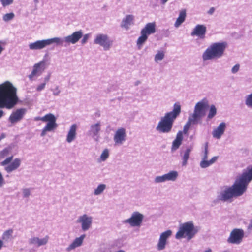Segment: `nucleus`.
Instances as JSON below:
<instances>
[{
    "label": "nucleus",
    "instance_id": "obj_1",
    "mask_svg": "<svg viewBox=\"0 0 252 252\" xmlns=\"http://www.w3.org/2000/svg\"><path fill=\"white\" fill-rule=\"evenodd\" d=\"M252 180V165L248 166L239 174L231 186H224L218 192L217 199L223 202L231 201L233 197L242 196Z\"/></svg>",
    "mask_w": 252,
    "mask_h": 252
},
{
    "label": "nucleus",
    "instance_id": "obj_2",
    "mask_svg": "<svg viewBox=\"0 0 252 252\" xmlns=\"http://www.w3.org/2000/svg\"><path fill=\"white\" fill-rule=\"evenodd\" d=\"M18 101L17 89L9 82L0 85V108L11 109Z\"/></svg>",
    "mask_w": 252,
    "mask_h": 252
},
{
    "label": "nucleus",
    "instance_id": "obj_3",
    "mask_svg": "<svg viewBox=\"0 0 252 252\" xmlns=\"http://www.w3.org/2000/svg\"><path fill=\"white\" fill-rule=\"evenodd\" d=\"M181 106L179 102L174 104L173 110L166 113L159 121L156 130L160 133H168L171 132L174 121L180 114Z\"/></svg>",
    "mask_w": 252,
    "mask_h": 252
},
{
    "label": "nucleus",
    "instance_id": "obj_4",
    "mask_svg": "<svg viewBox=\"0 0 252 252\" xmlns=\"http://www.w3.org/2000/svg\"><path fill=\"white\" fill-rule=\"evenodd\" d=\"M198 231L197 227L194 226L192 221L187 222L180 226L175 238L177 239L184 238L188 241H189L194 237Z\"/></svg>",
    "mask_w": 252,
    "mask_h": 252
},
{
    "label": "nucleus",
    "instance_id": "obj_5",
    "mask_svg": "<svg viewBox=\"0 0 252 252\" xmlns=\"http://www.w3.org/2000/svg\"><path fill=\"white\" fill-rule=\"evenodd\" d=\"M226 44L224 42L214 43L211 44L203 53L202 58L204 60L216 59L220 57L226 48Z\"/></svg>",
    "mask_w": 252,
    "mask_h": 252
},
{
    "label": "nucleus",
    "instance_id": "obj_6",
    "mask_svg": "<svg viewBox=\"0 0 252 252\" xmlns=\"http://www.w3.org/2000/svg\"><path fill=\"white\" fill-rule=\"evenodd\" d=\"M56 120L55 116L52 113H48L43 117H36L34 118V120L35 121H41L47 123L42 129L41 136H44L48 132L53 131L57 128L58 125Z\"/></svg>",
    "mask_w": 252,
    "mask_h": 252
},
{
    "label": "nucleus",
    "instance_id": "obj_7",
    "mask_svg": "<svg viewBox=\"0 0 252 252\" xmlns=\"http://www.w3.org/2000/svg\"><path fill=\"white\" fill-rule=\"evenodd\" d=\"M209 107V102L208 99L206 97L203 98L195 104L193 112L189 116L199 123L202 118L205 115Z\"/></svg>",
    "mask_w": 252,
    "mask_h": 252
},
{
    "label": "nucleus",
    "instance_id": "obj_8",
    "mask_svg": "<svg viewBox=\"0 0 252 252\" xmlns=\"http://www.w3.org/2000/svg\"><path fill=\"white\" fill-rule=\"evenodd\" d=\"M13 156L7 157L0 163L1 165L4 167V170L7 173H11L17 170L21 165V160L18 158H15L12 162L10 163L13 159Z\"/></svg>",
    "mask_w": 252,
    "mask_h": 252
},
{
    "label": "nucleus",
    "instance_id": "obj_9",
    "mask_svg": "<svg viewBox=\"0 0 252 252\" xmlns=\"http://www.w3.org/2000/svg\"><path fill=\"white\" fill-rule=\"evenodd\" d=\"M144 219V215L139 212H133L130 218L123 221L124 224H128L131 227H140Z\"/></svg>",
    "mask_w": 252,
    "mask_h": 252
},
{
    "label": "nucleus",
    "instance_id": "obj_10",
    "mask_svg": "<svg viewBox=\"0 0 252 252\" xmlns=\"http://www.w3.org/2000/svg\"><path fill=\"white\" fill-rule=\"evenodd\" d=\"M245 232L242 229L235 228L232 230L227 241L232 244H240L244 237Z\"/></svg>",
    "mask_w": 252,
    "mask_h": 252
},
{
    "label": "nucleus",
    "instance_id": "obj_11",
    "mask_svg": "<svg viewBox=\"0 0 252 252\" xmlns=\"http://www.w3.org/2000/svg\"><path fill=\"white\" fill-rule=\"evenodd\" d=\"M93 221V217L87 214L79 216L76 220L77 223L80 224L81 229L83 231H86L92 227Z\"/></svg>",
    "mask_w": 252,
    "mask_h": 252
},
{
    "label": "nucleus",
    "instance_id": "obj_12",
    "mask_svg": "<svg viewBox=\"0 0 252 252\" xmlns=\"http://www.w3.org/2000/svg\"><path fill=\"white\" fill-rule=\"evenodd\" d=\"M126 139L127 134L125 128L120 127L115 131L113 136V141L115 146L122 145Z\"/></svg>",
    "mask_w": 252,
    "mask_h": 252
},
{
    "label": "nucleus",
    "instance_id": "obj_13",
    "mask_svg": "<svg viewBox=\"0 0 252 252\" xmlns=\"http://www.w3.org/2000/svg\"><path fill=\"white\" fill-rule=\"evenodd\" d=\"M27 110L25 108H19L12 112L8 121L12 125H15L21 121L26 113Z\"/></svg>",
    "mask_w": 252,
    "mask_h": 252
},
{
    "label": "nucleus",
    "instance_id": "obj_14",
    "mask_svg": "<svg viewBox=\"0 0 252 252\" xmlns=\"http://www.w3.org/2000/svg\"><path fill=\"white\" fill-rule=\"evenodd\" d=\"M172 234V231L171 230H167L161 233L157 245L156 249L158 251H162L165 249L167 244L168 239Z\"/></svg>",
    "mask_w": 252,
    "mask_h": 252
},
{
    "label": "nucleus",
    "instance_id": "obj_15",
    "mask_svg": "<svg viewBox=\"0 0 252 252\" xmlns=\"http://www.w3.org/2000/svg\"><path fill=\"white\" fill-rule=\"evenodd\" d=\"M46 68V64H35L32 67L31 73L28 76L29 79L32 81L35 80Z\"/></svg>",
    "mask_w": 252,
    "mask_h": 252
},
{
    "label": "nucleus",
    "instance_id": "obj_16",
    "mask_svg": "<svg viewBox=\"0 0 252 252\" xmlns=\"http://www.w3.org/2000/svg\"><path fill=\"white\" fill-rule=\"evenodd\" d=\"M101 124L100 122L92 124L88 130V135L95 141H98L100 138Z\"/></svg>",
    "mask_w": 252,
    "mask_h": 252
},
{
    "label": "nucleus",
    "instance_id": "obj_17",
    "mask_svg": "<svg viewBox=\"0 0 252 252\" xmlns=\"http://www.w3.org/2000/svg\"><path fill=\"white\" fill-rule=\"evenodd\" d=\"M49 240V236L48 235H46L43 238L33 236L28 240V243L30 245L38 248L46 245L48 243Z\"/></svg>",
    "mask_w": 252,
    "mask_h": 252
},
{
    "label": "nucleus",
    "instance_id": "obj_18",
    "mask_svg": "<svg viewBox=\"0 0 252 252\" xmlns=\"http://www.w3.org/2000/svg\"><path fill=\"white\" fill-rule=\"evenodd\" d=\"M94 42L102 46L105 50H108L112 43V41L109 39L106 35L101 34L96 36Z\"/></svg>",
    "mask_w": 252,
    "mask_h": 252
},
{
    "label": "nucleus",
    "instance_id": "obj_19",
    "mask_svg": "<svg viewBox=\"0 0 252 252\" xmlns=\"http://www.w3.org/2000/svg\"><path fill=\"white\" fill-rule=\"evenodd\" d=\"M227 127V125L225 122H221L212 131L213 137L217 139H220L224 134Z\"/></svg>",
    "mask_w": 252,
    "mask_h": 252
},
{
    "label": "nucleus",
    "instance_id": "obj_20",
    "mask_svg": "<svg viewBox=\"0 0 252 252\" xmlns=\"http://www.w3.org/2000/svg\"><path fill=\"white\" fill-rule=\"evenodd\" d=\"M206 32V27L203 25H197L192 32L191 35L192 36L196 35L201 39L205 38Z\"/></svg>",
    "mask_w": 252,
    "mask_h": 252
},
{
    "label": "nucleus",
    "instance_id": "obj_21",
    "mask_svg": "<svg viewBox=\"0 0 252 252\" xmlns=\"http://www.w3.org/2000/svg\"><path fill=\"white\" fill-rule=\"evenodd\" d=\"M77 126L75 124L72 125L70 126L66 138V141L67 143H70L76 139L77 135Z\"/></svg>",
    "mask_w": 252,
    "mask_h": 252
},
{
    "label": "nucleus",
    "instance_id": "obj_22",
    "mask_svg": "<svg viewBox=\"0 0 252 252\" xmlns=\"http://www.w3.org/2000/svg\"><path fill=\"white\" fill-rule=\"evenodd\" d=\"M85 237V234H82L80 237L76 238L72 243L66 248V250L69 252L81 246Z\"/></svg>",
    "mask_w": 252,
    "mask_h": 252
},
{
    "label": "nucleus",
    "instance_id": "obj_23",
    "mask_svg": "<svg viewBox=\"0 0 252 252\" xmlns=\"http://www.w3.org/2000/svg\"><path fill=\"white\" fill-rule=\"evenodd\" d=\"M183 139V136L182 132L179 131L176 135L175 140L172 142L171 149L172 152L175 151L179 148L180 145L182 144Z\"/></svg>",
    "mask_w": 252,
    "mask_h": 252
},
{
    "label": "nucleus",
    "instance_id": "obj_24",
    "mask_svg": "<svg viewBox=\"0 0 252 252\" xmlns=\"http://www.w3.org/2000/svg\"><path fill=\"white\" fill-rule=\"evenodd\" d=\"M82 36V32L81 31L75 32L71 35L65 37V40L67 43L75 44Z\"/></svg>",
    "mask_w": 252,
    "mask_h": 252
},
{
    "label": "nucleus",
    "instance_id": "obj_25",
    "mask_svg": "<svg viewBox=\"0 0 252 252\" xmlns=\"http://www.w3.org/2000/svg\"><path fill=\"white\" fill-rule=\"evenodd\" d=\"M156 26L155 22L148 23L141 30V33H143L147 36L154 33L156 32Z\"/></svg>",
    "mask_w": 252,
    "mask_h": 252
},
{
    "label": "nucleus",
    "instance_id": "obj_26",
    "mask_svg": "<svg viewBox=\"0 0 252 252\" xmlns=\"http://www.w3.org/2000/svg\"><path fill=\"white\" fill-rule=\"evenodd\" d=\"M47 46L46 40H38L29 44V48L31 50L41 49Z\"/></svg>",
    "mask_w": 252,
    "mask_h": 252
},
{
    "label": "nucleus",
    "instance_id": "obj_27",
    "mask_svg": "<svg viewBox=\"0 0 252 252\" xmlns=\"http://www.w3.org/2000/svg\"><path fill=\"white\" fill-rule=\"evenodd\" d=\"M218 157H213L210 160H201L200 166L202 168H206L214 163L217 160Z\"/></svg>",
    "mask_w": 252,
    "mask_h": 252
},
{
    "label": "nucleus",
    "instance_id": "obj_28",
    "mask_svg": "<svg viewBox=\"0 0 252 252\" xmlns=\"http://www.w3.org/2000/svg\"><path fill=\"white\" fill-rule=\"evenodd\" d=\"M107 188V186L104 184H99L94 189L93 194L94 196H99L102 194Z\"/></svg>",
    "mask_w": 252,
    "mask_h": 252
},
{
    "label": "nucleus",
    "instance_id": "obj_29",
    "mask_svg": "<svg viewBox=\"0 0 252 252\" xmlns=\"http://www.w3.org/2000/svg\"><path fill=\"white\" fill-rule=\"evenodd\" d=\"M13 230L12 229H9L3 232L2 233L1 240H3L4 243L5 242H8L13 238Z\"/></svg>",
    "mask_w": 252,
    "mask_h": 252
},
{
    "label": "nucleus",
    "instance_id": "obj_30",
    "mask_svg": "<svg viewBox=\"0 0 252 252\" xmlns=\"http://www.w3.org/2000/svg\"><path fill=\"white\" fill-rule=\"evenodd\" d=\"M133 19L134 17L133 15H127L126 18L123 20L121 26L126 29H128L129 25H130L132 23Z\"/></svg>",
    "mask_w": 252,
    "mask_h": 252
},
{
    "label": "nucleus",
    "instance_id": "obj_31",
    "mask_svg": "<svg viewBox=\"0 0 252 252\" xmlns=\"http://www.w3.org/2000/svg\"><path fill=\"white\" fill-rule=\"evenodd\" d=\"M198 123H199L197 121H196L195 120H194L190 116H189L188 121L184 126L183 131L184 133H186L188 132V130L189 129L191 125H195Z\"/></svg>",
    "mask_w": 252,
    "mask_h": 252
},
{
    "label": "nucleus",
    "instance_id": "obj_32",
    "mask_svg": "<svg viewBox=\"0 0 252 252\" xmlns=\"http://www.w3.org/2000/svg\"><path fill=\"white\" fill-rule=\"evenodd\" d=\"M191 151V148H188L184 152L182 157V165L183 166H186L187 165L188 160L189 158L190 152Z\"/></svg>",
    "mask_w": 252,
    "mask_h": 252
},
{
    "label": "nucleus",
    "instance_id": "obj_33",
    "mask_svg": "<svg viewBox=\"0 0 252 252\" xmlns=\"http://www.w3.org/2000/svg\"><path fill=\"white\" fill-rule=\"evenodd\" d=\"M186 16V11L185 10H182L179 14L178 18L177 19L174 26L176 27H178L181 24L185 21Z\"/></svg>",
    "mask_w": 252,
    "mask_h": 252
},
{
    "label": "nucleus",
    "instance_id": "obj_34",
    "mask_svg": "<svg viewBox=\"0 0 252 252\" xmlns=\"http://www.w3.org/2000/svg\"><path fill=\"white\" fill-rule=\"evenodd\" d=\"M110 155V150L106 148L103 150L99 158L97 159L98 162H104L109 158Z\"/></svg>",
    "mask_w": 252,
    "mask_h": 252
},
{
    "label": "nucleus",
    "instance_id": "obj_35",
    "mask_svg": "<svg viewBox=\"0 0 252 252\" xmlns=\"http://www.w3.org/2000/svg\"><path fill=\"white\" fill-rule=\"evenodd\" d=\"M170 181L169 179L166 175V174H164L161 176H156L154 178V182L156 184H159L164 183L165 182Z\"/></svg>",
    "mask_w": 252,
    "mask_h": 252
},
{
    "label": "nucleus",
    "instance_id": "obj_36",
    "mask_svg": "<svg viewBox=\"0 0 252 252\" xmlns=\"http://www.w3.org/2000/svg\"><path fill=\"white\" fill-rule=\"evenodd\" d=\"M166 174V175H167L168 179L171 182L175 181L179 175L178 172L175 170H171Z\"/></svg>",
    "mask_w": 252,
    "mask_h": 252
},
{
    "label": "nucleus",
    "instance_id": "obj_37",
    "mask_svg": "<svg viewBox=\"0 0 252 252\" xmlns=\"http://www.w3.org/2000/svg\"><path fill=\"white\" fill-rule=\"evenodd\" d=\"M209 112L207 115V119L211 120L217 114V109L215 105H212L209 107Z\"/></svg>",
    "mask_w": 252,
    "mask_h": 252
},
{
    "label": "nucleus",
    "instance_id": "obj_38",
    "mask_svg": "<svg viewBox=\"0 0 252 252\" xmlns=\"http://www.w3.org/2000/svg\"><path fill=\"white\" fill-rule=\"evenodd\" d=\"M12 149L11 146H9L0 152V159H2L8 156Z\"/></svg>",
    "mask_w": 252,
    "mask_h": 252
},
{
    "label": "nucleus",
    "instance_id": "obj_39",
    "mask_svg": "<svg viewBox=\"0 0 252 252\" xmlns=\"http://www.w3.org/2000/svg\"><path fill=\"white\" fill-rule=\"evenodd\" d=\"M245 104L248 108L252 109V92L246 95L245 97Z\"/></svg>",
    "mask_w": 252,
    "mask_h": 252
},
{
    "label": "nucleus",
    "instance_id": "obj_40",
    "mask_svg": "<svg viewBox=\"0 0 252 252\" xmlns=\"http://www.w3.org/2000/svg\"><path fill=\"white\" fill-rule=\"evenodd\" d=\"M141 35L138 38L137 41V45L140 48L141 45L147 40L148 36L143 33H141Z\"/></svg>",
    "mask_w": 252,
    "mask_h": 252
},
{
    "label": "nucleus",
    "instance_id": "obj_41",
    "mask_svg": "<svg viewBox=\"0 0 252 252\" xmlns=\"http://www.w3.org/2000/svg\"><path fill=\"white\" fill-rule=\"evenodd\" d=\"M46 42L47 45H50L53 43H56L57 44H60L62 42L61 39L58 37L47 39Z\"/></svg>",
    "mask_w": 252,
    "mask_h": 252
},
{
    "label": "nucleus",
    "instance_id": "obj_42",
    "mask_svg": "<svg viewBox=\"0 0 252 252\" xmlns=\"http://www.w3.org/2000/svg\"><path fill=\"white\" fill-rule=\"evenodd\" d=\"M31 189L30 188H23L22 189L23 197L28 198L31 195Z\"/></svg>",
    "mask_w": 252,
    "mask_h": 252
},
{
    "label": "nucleus",
    "instance_id": "obj_43",
    "mask_svg": "<svg viewBox=\"0 0 252 252\" xmlns=\"http://www.w3.org/2000/svg\"><path fill=\"white\" fill-rule=\"evenodd\" d=\"M164 57V53L162 51H158L155 57V60L157 62L158 61H160L163 59Z\"/></svg>",
    "mask_w": 252,
    "mask_h": 252
},
{
    "label": "nucleus",
    "instance_id": "obj_44",
    "mask_svg": "<svg viewBox=\"0 0 252 252\" xmlns=\"http://www.w3.org/2000/svg\"><path fill=\"white\" fill-rule=\"evenodd\" d=\"M14 17V14L13 13H7L3 15V20L5 22H7L12 20Z\"/></svg>",
    "mask_w": 252,
    "mask_h": 252
},
{
    "label": "nucleus",
    "instance_id": "obj_45",
    "mask_svg": "<svg viewBox=\"0 0 252 252\" xmlns=\"http://www.w3.org/2000/svg\"><path fill=\"white\" fill-rule=\"evenodd\" d=\"M208 154V146H207V144H206L205 147L204 151L203 152V153L202 154V160L207 159Z\"/></svg>",
    "mask_w": 252,
    "mask_h": 252
},
{
    "label": "nucleus",
    "instance_id": "obj_46",
    "mask_svg": "<svg viewBox=\"0 0 252 252\" xmlns=\"http://www.w3.org/2000/svg\"><path fill=\"white\" fill-rule=\"evenodd\" d=\"M3 6L5 7L12 4L13 2V0H0Z\"/></svg>",
    "mask_w": 252,
    "mask_h": 252
},
{
    "label": "nucleus",
    "instance_id": "obj_47",
    "mask_svg": "<svg viewBox=\"0 0 252 252\" xmlns=\"http://www.w3.org/2000/svg\"><path fill=\"white\" fill-rule=\"evenodd\" d=\"M5 180L1 172H0V188H2L5 184Z\"/></svg>",
    "mask_w": 252,
    "mask_h": 252
},
{
    "label": "nucleus",
    "instance_id": "obj_48",
    "mask_svg": "<svg viewBox=\"0 0 252 252\" xmlns=\"http://www.w3.org/2000/svg\"><path fill=\"white\" fill-rule=\"evenodd\" d=\"M45 86L46 82L42 83L37 87L36 90L38 92L41 91L45 88Z\"/></svg>",
    "mask_w": 252,
    "mask_h": 252
},
{
    "label": "nucleus",
    "instance_id": "obj_49",
    "mask_svg": "<svg viewBox=\"0 0 252 252\" xmlns=\"http://www.w3.org/2000/svg\"><path fill=\"white\" fill-rule=\"evenodd\" d=\"M240 68V65L239 64H236L232 68V72L233 73H236L238 72Z\"/></svg>",
    "mask_w": 252,
    "mask_h": 252
},
{
    "label": "nucleus",
    "instance_id": "obj_50",
    "mask_svg": "<svg viewBox=\"0 0 252 252\" xmlns=\"http://www.w3.org/2000/svg\"><path fill=\"white\" fill-rule=\"evenodd\" d=\"M60 93V91L59 90V87L57 86L53 90V94L54 95H58Z\"/></svg>",
    "mask_w": 252,
    "mask_h": 252
},
{
    "label": "nucleus",
    "instance_id": "obj_51",
    "mask_svg": "<svg viewBox=\"0 0 252 252\" xmlns=\"http://www.w3.org/2000/svg\"><path fill=\"white\" fill-rule=\"evenodd\" d=\"M88 38H89L88 34H85L84 36L83 39H82V41H81L82 43V44L85 43L87 42V41L88 40Z\"/></svg>",
    "mask_w": 252,
    "mask_h": 252
},
{
    "label": "nucleus",
    "instance_id": "obj_52",
    "mask_svg": "<svg viewBox=\"0 0 252 252\" xmlns=\"http://www.w3.org/2000/svg\"><path fill=\"white\" fill-rule=\"evenodd\" d=\"M198 252H212V250L210 248H207L203 250H200Z\"/></svg>",
    "mask_w": 252,
    "mask_h": 252
},
{
    "label": "nucleus",
    "instance_id": "obj_53",
    "mask_svg": "<svg viewBox=\"0 0 252 252\" xmlns=\"http://www.w3.org/2000/svg\"><path fill=\"white\" fill-rule=\"evenodd\" d=\"M5 247V245L4 242H3L2 240H1L0 238V251L2 250V249Z\"/></svg>",
    "mask_w": 252,
    "mask_h": 252
},
{
    "label": "nucleus",
    "instance_id": "obj_54",
    "mask_svg": "<svg viewBox=\"0 0 252 252\" xmlns=\"http://www.w3.org/2000/svg\"><path fill=\"white\" fill-rule=\"evenodd\" d=\"M214 11H215V8L214 7H211L209 9V10L208 11V13L209 14L211 15V14H212L214 13Z\"/></svg>",
    "mask_w": 252,
    "mask_h": 252
},
{
    "label": "nucleus",
    "instance_id": "obj_55",
    "mask_svg": "<svg viewBox=\"0 0 252 252\" xmlns=\"http://www.w3.org/2000/svg\"><path fill=\"white\" fill-rule=\"evenodd\" d=\"M6 137V134L5 133H2L0 136V141L2 139Z\"/></svg>",
    "mask_w": 252,
    "mask_h": 252
},
{
    "label": "nucleus",
    "instance_id": "obj_56",
    "mask_svg": "<svg viewBox=\"0 0 252 252\" xmlns=\"http://www.w3.org/2000/svg\"><path fill=\"white\" fill-rule=\"evenodd\" d=\"M50 74H49L47 76L45 77V78H44L45 82H48L50 79Z\"/></svg>",
    "mask_w": 252,
    "mask_h": 252
},
{
    "label": "nucleus",
    "instance_id": "obj_57",
    "mask_svg": "<svg viewBox=\"0 0 252 252\" xmlns=\"http://www.w3.org/2000/svg\"><path fill=\"white\" fill-rule=\"evenodd\" d=\"M4 115V112L3 110H0V119L2 118Z\"/></svg>",
    "mask_w": 252,
    "mask_h": 252
},
{
    "label": "nucleus",
    "instance_id": "obj_58",
    "mask_svg": "<svg viewBox=\"0 0 252 252\" xmlns=\"http://www.w3.org/2000/svg\"><path fill=\"white\" fill-rule=\"evenodd\" d=\"M4 48L2 47L1 45L0 44V54L1 53V52L3 51Z\"/></svg>",
    "mask_w": 252,
    "mask_h": 252
},
{
    "label": "nucleus",
    "instance_id": "obj_59",
    "mask_svg": "<svg viewBox=\"0 0 252 252\" xmlns=\"http://www.w3.org/2000/svg\"><path fill=\"white\" fill-rule=\"evenodd\" d=\"M250 228H252V220L250 221V223L249 225Z\"/></svg>",
    "mask_w": 252,
    "mask_h": 252
},
{
    "label": "nucleus",
    "instance_id": "obj_60",
    "mask_svg": "<svg viewBox=\"0 0 252 252\" xmlns=\"http://www.w3.org/2000/svg\"><path fill=\"white\" fill-rule=\"evenodd\" d=\"M117 252H125V251H123V250H120Z\"/></svg>",
    "mask_w": 252,
    "mask_h": 252
},
{
    "label": "nucleus",
    "instance_id": "obj_61",
    "mask_svg": "<svg viewBox=\"0 0 252 252\" xmlns=\"http://www.w3.org/2000/svg\"><path fill=\"white\" fill-rule=\"evenodd\" d=\"M222 252H229L227 250H225V251H223Z\"/></svg>",
    "mask_w": 252,
    "mask_h": 252
},
{
    "label": "nucleus",
    "instance_id": "obj_62",
    "mask_svg": "<svg viewBox=\"0 0 252 252\" xmlns=\"http://www.w3.org/2000/svg\"><path fill=\"white\" fill-rule=\"evenodd\" d=\"M39 63H43L42 61L40 62Z\"/></svg>",
    "mask_w": 252,
    "mask_h": 252
}]
</instances>
